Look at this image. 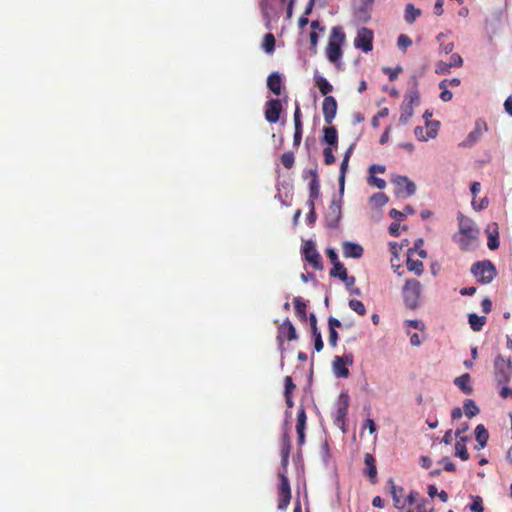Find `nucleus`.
Returning <instances> with one entry per match:
<instances>
[{"label":"nucleus","instance_id":"603ef678","mask_svg":"<svg viewBox=\"0 0 512 512\" xmlns=\"http://www.w3.org/2000/svg\"><path fill=\"white\" fill-rule=\"evenodd\" d=\"M414 134L416 138L420 141H427L429 139L428 133L424 134V128L421 126H416L414 129Z\"/></svg>","mask_w":512,"mask_h":512},{"label":"nucleus","instance_id":"69168bd1","mask_svg":"<svg viewBox=\"0 0 512 512\" xmlns=\"http://www.w3.org/2000/svg\"><path fill=\"white\" fill-rule=\"evenodd\" d=\"M326 254L328 256V258L330 259L331 263L334 265L335 263L337 262H340L339 259H338V255L336 253V251L332 248H328L326 250Z\"/></svg>","mask_w":512,"mask_h":512},{"label":"nucleus","instance_id":"f8f14e48","mask_svg":"<svg viewBox=\"0 0 512 512\" xmlns=\"http://www.w3.org/2000/svg\"><path fill=\"white\" fill-rule=\"evenodd\" d=\"M487 125L484 121L477 120L474 129L468 134L467 138L461 143L462 147H472L482 137Z\"/></svg>","mask_w":512,"mask_h":512},{"label":"nucleus","instance_id":"79ce46f5","mask_svg":"<svg viewBox=\"0 0 512 512\" xmlns=\"http://www.w3.org/2000/svg\"><path fill=\"white\" fill-rule=\"evenodd\" d=\"M472 512H484L483 500L480 496L473 498L472 504L469 506Z\"/></svg>","mask_w":512,"mask_h":512},{"label":"nucleus","instance_id":"c756f323","mask_svg":"<svg viewBox=\"0 0 512 512\" xmlns=\"http://www.w3.org/2000/svg\"><path fill=\"white\" fill-rule=\"evenodd\" d=\"M455 385L465 394L469 395L472 393L473 389L470 386V375L463 374L460 377L455 379Z\"/></svg>","mask_w":512,"mask_h":512},{"label":"nucleus","instance_id":"37998d69","mask_svg":"<svg viewBox=\"0 0 512 512\" xmlns=\"http://www.w3.org/2000/svg\"><path fill=\"white\" fill-rule=\"evenodd\" d=\"M417 511L418 512H432L433 511V505L430 500L428 499H422L417 504Z\"/></svg>","mask_w":512,"mask_h":512},{"label":"nucleus","instance_id":"680f3d73","mask_svg":"<svg viewBox=\"0 0 512 512\" xmlns=\"http://www.w3.org/2000/svg\"><path fill=\"white\" fill-rule=\"evenodd\" d=\"M323 340L321 333H317V335L314 336V347L317 352H320L323 349Z\"/></svg>","mask_w":512,"mask_h":512},{"label":"nucleus","instance_id":"2eb2a0df","mask_svg":"<svg viewBox=\"0 0 512 512\" xmlns=\"http://www.w3.org/2000/svg\"><path fill=\"white\" fill-rule=\"evenodd\" d=\"M322 111L324 120L327 124H331L337 113V102L333 96H326L322 103Z\"/></svg>","mask_w":512,"mask_h":512},{"label":"nucleus","instance_id":"49530a36","mask_svg":"<svg viewBox=\"0 0 512 512\" xmlns=\"http://www.w3.org/2000/svg\"><path fill=\"white\" fill-rule=\"evenodd\" d=\"M382 70L385 74H387L389 76L390 81H394L397 79L398 75L401 73L402 68L397 67L395 69H392L390 67H384Z\"/></svg>","mask_w":512,"mask_h":512},{"label":"nucleus","instance_id":"58836bf2","mask_svg":"<svg viewBox=\"0 0 512 512\" xmlns=\"http://www.w3.org/2000/svg\"><path fill=\"white\" fill-rule=\"evenodd\" d=\"M389 198L385 193L379 192L371 196L370 201L376 207H382L388 202Z\"/></svg>","mask_w":512,"mask_h":512},{"label":"nucleus","instance_id":"5fc2aeb1","mask_svg":"<svg viewBox=\"0 0 512 512\" xmlns=\"http://www.w3.org/2000/svg\"><path fill=\"white\" fill-rule=\"evenodd\" d=\"M438 124H439L438 122H430L427 124V128H428L427 133H428L429 139L436 137Z\"/></svg>","mask_w":512,"mask_h":512},{"label":"nucleus","instance_id":"9d476101","mask_svg":"<svg viewBox=\"0 0 512 512\" xmlns=\"http://www.w3.org/2000/svg\"><path fill=\"white\" fill-rule=\"evenodd\" d=\"M392 184L395 186V194L398 197L406 198L416 192V185L406 176H395L392 179Z\"/></svg>","mask_w":512,"mask_h":512},{"label":"nucleus","instance_id":"4be33fe9","mask_svg":"<svg viewBox=\"0 0 512 512\" xmlns=\"http://www.w3.org/2000/svg\"><path fill=\"white\" fill-rule=\"evenodd\" d=\"M353 151V145H351L348 150L346 151L344 158L340 165V174H339V187L340 191H343L344 184H345V175L348 169L349 159L351 157Z\"/></svg>","mask_w":512,"mask_h":512},{"label":"nucleus","instance_id":"aec40b11","mask_svg":"<svg viewBox=\"0 0 512 512\" xmlns=\"http://www.w3.org/2000/svg\"><path fill=\"white\" fill-rule=\"evenodd\" d=\"M364 463L366 465L364 473L368 476L370 482L375 484L377 481V468L374 456L370 453H366L364 455Z\"/></svg>","mask_w":512,"mask_h":512},{"label":"nucleus","instance_id":"6e6d98bb","mask_svg":"<svg viewBox=\"0 0 512 512\" xmlns=\"http://www.w3.org/2000/svg\"><path fill=\"white\" fill-rule=\"evenodd\" d=\"M463 64L462 57L459 54H452L449 61V66L461 67Z\"/></svg>","mask_w":512,"mask_h":512},{"label":"nucleus","instance_id":"de8ad7c7","mask_svg":"<svg viewBox=\"0 0 512 512\" xmlns=\"http://www.w3.org/2000/svg\"><path fill=\"white\" fill-rule=\"evenodd\" d=\"M285 390L284 395H292L293 391L296 389V385L294 384L291 376H286L284 379Z\"/></svg>","mask_w":512,"mask_h":512},{"label":"nucleus","instance_id":"72a5a7b5","mask_svg":"<svg viewBox=\"0 0 512 512\" xmlns=\"http://www.w3.org/2000/svg\"><path fill=\"white\" fill-rule=\"evenodd\" d=\"M329 274L331 277H337L340 280L347 279V269L344 267V265L341 262L335 263L333 265V268L330 270Z\"/></svg>","mask_w":512,"mask_h":512},{"label":"nucleus","instance_id":"b1692460","mask_svg":"<svg viewBox=\"0 0 512 512\" xmlns=\"http://www.w3.org/2000/svg\"><path fill=\"white\" fill-rule=\"evenodd\" d=\"M475 437L477 441L476 449L480 450L484 448L489 439V433L483 424H479L475 428Z\"/></svg>","mask_w":512,"mask_h":512},{"label":"nucleus","instance_id":"ea45409f","mask_svg":"<svg viewBox=\"0 0 512 512\" xmlns=\"http://www.w3.org/2000/svg\"><path fill=\"white\" fill-rule=\"evenodd\" d=\"M397 45H398L399 49L405 51L408 47H410L412 45V40L406 34H401L398 37Z\"/></svg>","mask_w":512,"mask_h":512},{"label":"nucleus","instance_id":"0eeeda50","mask_svg":"<svg viewBox=\"0 0 512 512\" xmlns=\"http://www.w3.org/2000/svg\"><path fill=\"white\" fill-rule=\"evenodd\" d=\"M374 33L367 27H361L357 31V35L354 39L355 48L362 50L364 53H368L373 49Z\"/></svg>","mask_w":512,"mask_h":512},{"label":"nucleus","instance_id":"cd10ccee","mask_svg":"<svg viewBox=\"0 0 512 512\" xmlns=\"http://www.w3.org/2000/svg\"><path fill=\"white\" fill-rule=\"evenodd\" d=\"M467 440L468 437L463 436L455 443V455L462 461H467L469 459V453L465 444Z\"/></svg>","mask_w":512,"mask_h":512},{"label":"nucleus","instance_id":"a18cd8bd","mask_svg":"<svg viewBox=\"0 0 512 512\" xmlns=\"http://www.w3.org/2000/svg\"><path fill=\"white\" fill-rule=\"evenodd\" d=\"M333 148L334 147H326L323 150L324 162L326 165H331L335 162Z\"/></svg>","mask_w":512,"mask_h":512},{"label":"nucleus","instance_id":"4c0bfd02","mask_svg":"<svg viewBox=\"0 0 512 512\" xmlns=\"http://www.w3.org/2000/svg\"><path fill=\"white\" fill-rule=\"evenodd\" d=\"M348 305L349 308L356 312L358 315L364 316L366 314V308L360 300L350 299Z\"/></svg>","mask_w":512,"mask_h":512},{"label":"nucleus","instance_id":"0e129e2a","mask_svg":"<svg viewBox=\"0 0 512 512\" xmlns=\"http://www.w3.org/2000/svg\"><path fill=\"white\" fill-rule=\"evenodd\" d=\"M405 324L414 329L424 330L425 326L418 320H406Z\"/></svg>","mask_w":512,"mask_h":512},{"label":"nucleus","instance_id":"412c9836","mask_svg":"<svg viewBox=\"0 0 512 512\" xmlns=\"http://www.w3.org/2000/svg\"><path fill=\"white\" fill-rule=\"evenodd\" d=\"M309 174L312 176V179L309 183V200L314 202L320 195V183L318 179V174L316 170H310Z\"/></svg>","mask_w":512,"mask_h":512},{"label":"nucleus","instance_id":"2f4dec72","mask_svg":"<svg viewBox=\"0 0 512 512\" xmlns=\"http://www.w3.org/2000/svg\"><path fill=\"white\" fill-rule=\"evenodd\" d=\"M315 82L321 94L325 97L329 96L328 94L332 92L333 87L328 80L321 75H316Z\"/></svg>","mask_w":512,"mask_h":512},{"label":"nucleus","instance_id":"8fccbe9b","mask_svg":"<svg viewBox=\"0 0 512 512\" xmlns=\"http://www.w3.org/2000/svg\"><path fill=\"white\" fill-rule=\"evenodd\" d=\"M452 66H449V63L444 61H439L436 65V72L438 74H446L450 71Z\"/></svg>","mask_w":512,"mask_h":512},{"label":"nucleus","instance_id":"f257e3e1","mask_svg":"<svg viewBox=\"0 0 512 512\" xmlns=\"http://www.w3.org/2000/svg\"><path fill=\"white\" fill-rule=\"evenodd\" d=\"M458 219L459 231L458 234L454 236V240L461 250L466 251L472 247L473 242L477 238L478 230L474 227L472 220L469 218L460 215Z\"/></svg>","mask_w":512,"mask_h":512},{"label":"nucleus","instance_id":"9b49d317","mask_svg":"<svg viewBox=\"0 0 512 512\" xmlns=\"http://www.w3.org/2000/svg\"><path fill=\"white\" fill-rule=\"evenodd\" d=\"M282 112V104L279 99H270L265 105V119L269 123H277Z\"/></svg>","mask_w":512,"mask_h":512},{"label":"nucleus","instance_id":"bf43d9fd","mask_svg":"<svg viewBox=\"0 0 512 512\" xmlns=\"http://www.w3.org/2000/svg\"><path fill=\"white\" fill-rule=\"evenodd\" d=\"M481 307H482V311L485 313V314H488L491 312L492 310V302L489 298H484L481 302Z\"/></svg>","mask_w":512,"mask_h":512},{"label":"nucleus","instance_id":"7ed1b4c3","mask_svg":"<svg viewBox=\"0 0 512 512\" xmlns=\"http://www.w3.org/2000/svg\"><path fill=\"white\" fill-rule=\"evenodd\" d=\"M471 274L482 285L490 284L497 276V269L490 260L477 261L470 268Z\"/></svg>","mask_w":512,"mask_h":512},{"label":"nucleus","instance_id":"13d9d810","mask_svg":"<svg viewBox=\"0 0 512 512\" xmlns=\"http://www.w3.org/2000/svg\"><path fill=\"white\" fill-rule=\"evenodd\" d=\"M441 463H443L444 469L448 472H454L456 469L455 464L449 458H443Z\"/></svg>","mask_w":512,"mask_h":512},{"label":"nucleus","instance_id":"e433bc0d","mask_svg":"<svg viewBox=\"0 0 512 512\" xmlns=\"http://www.w3.org/2000/svg\"><path fill=\"white\" fill-rule=\"evenodd\" d=\"M464 413L468 418H472L479 413V409L473 400L467 399L464 402Z\"/></svg>","mask_w":512,"mask_h":512},{"label":"nucleus","instance_id":"3c124183","mask_svg":"<svg viewBox=\"0 0 512 512\" xmlns=\"http://www.w3.org/2000/svg\"><path fill=\"white\" fill-rule=\"evenodd\" d=\"M300 105L296 102L294 111V127H302Z\"/></svg>","mask_w":512,"mask_h":512},{"label":"nucleus","instance_id":"774afa93","mask_svg":"<svg viewBox=\"0 0 512 512\" xmlns=\"http://www.w3.org/2000/svg\"><path fill=\"white\" fill-rule=\"evenodd\" d=\"M505 111L512 116V95H510L504 102Z\"/></svg>","mask_w":512,"mask_h":512},{"label":"nucleus","instance_id":"7c9ffc66","mask_svg":"<svg viewBox=\"0 0 512 512\" xmlns=\"http://www.w3.org/2000/svg\"><path fill=\"white\" fill-rule=\"evenodd\" d=\"M296 315L301 321L307 320L306 308L307 304L301 297H295L293 300Z\"/></svg>","mask_w":512,"mask_h":512},{"label":"nucleus","instance_id":"c85d7f7f","mask_svg":"<svg viewBox=\"0 0 512 512\" xmlns=\"http://www.w3.org/2000/svg\"><path fill=\"white\" fill-rule=\"evenodd\" d=\"M486 317L485 316H478L475 313L468 314V323L471 327V329L475 332H479L482 330L483 326L486 323Z\"/></svg>","mask_w":512,"mask_h":512},{"label":"nucleus","instance_id":"5701e85b","mask_svg":"<svg viewBox=\"0 0 512 512\" xmlns=\"http://www.w3.org/2000/svg\"><path fill=\"white\" fill-rule=\"evenodd\" d=\"M324 137L323 140L327 143L328 147H334L337 149L338 147V132L334 126L324 127L323 128Z\"/></svg>","mask_w":512,"mask_h":512},{"label":"nucleus","instance_id":"e2e57ef3","mask_svg":"<svg viewBox=\"0 0 512 512\" xmlns=\"http://www.w3.org/2000/svg\"><path fill=\"white\" fill-rule=\"evenodd\" d=\"M418 497H419V493L417 491H414V490L410 491V493L405 498L406 504L408 503V504L412 505V504L416 503L418 500Z\"/></svg>","mask_w":512,"mask_h":512},{"label":"nucleus","instance_id":"864d4df0","mask_svg":"<svg viewBox=\"0 0 512 512\" xmlns=\"http://www.w3.org/2000/svg\"><path fill=\"white\" fill-rule=\"evenodd\" d=\"M293 145L299 146L302 140L303 127H294Z\"/></svg>","mask_w":512,"mask_h":512},{"label":"nucleus","instance_id":"20e7f679","mask_svg":"<svg viewBox=\"0 0 512 512\" xmlns=\"http://www.w3.org/2000/svg\"><path fill=\"white\" fill-rule=\"evenodd\" d=\"M421 283L416 279H407L402 289L403 299L406 307L416 309L421 297Z\"/></svg>","mask_w":512,"mask_h":512},{"label":"nucleus","instance_id":"bb28decb","mask_svg":"<svg viewBox=\"0 0 512 512\" xmlns=\"http://www.w3.org/2000/svg\"><path fill=\"white\" fill-rule=\"evenodd\" d=\"M487 234H488V243H487L488 248L490 250H496L499 247L500 243H499L498 231H497L495 223L488 226Z\"/></svg>","mask_w":512,"mask_h":512},{"label":"nucleus","instance_id":"dca6fc26","mask_svg":"<svg viewBox=\"0 0 512 512\" xmlns=\"http://www.w3.org/2000/svg\"><path fill=\"white\" fill-rule=\"evenodd\" d=\"M326 223L329 228H337L341 219V205L340 203L333 201L328 208L326 214Z\"/></svg>","mask_w":512,"mask_h":512},{"label":"nucleus","instance_id":"052dcab7","mask_svg":"<svg viewBox=\"0 0 512 512\" xmlns=\"http://www.w3.org/2000/svg\"><path fill=\"white\" fill-rule=\"evenodd\" d=\"M328 342H329V344H330L332 347H336V346H337V342H338V333H337V331H336V330H329Z\"/></svg>","mask_w":512,"mask_h":512},{"label":"nucleus","instance_id":"f704fd0d","mask_svg":"<svg viewBox=\"0 0 512 512\" xmlns=\"http://www.w3.org/2000/svg\"><path fill=\"white\" fill-rule=\"evenodd\" d=\"M421 15V10L414 7L412 4H407L405 8V20L408 23H413L417 17Z\"/></svg>","mask_w":512,"mask_h":512},{"label":"nucleus","instance_id":"c9c22d12","mask_svg":"<svg viewBox=\"0 0 512 512\" xmlns=\"http://www.w3.org/2000/svg\"><path fill=\"white\" fill-rule=\"evenodd\" d=\"M262 47L267 53H273L275 50V37L272 33H267L264 36Z\"/></svg>","mask_w":512,"mask_h":512},{"label":"nucleus","instance_id":"4468645a","mask_svg":"<svg viewBox=\"0 0 512 512\" xmlns=\"http://www.w3.org/2000/svg\"><path fill=\"white\" fill-rule=\"evenodd\" d=\"M350 404V398L347 393H341L337 402V411L335 416L336 424H345L348 408Z\"/></svg>","mask_w":512,"mask_h":512},{"label":"nucleus","instance_id":"338daca9","mask_svg":"<svg viewBox=\"0 0 512 512\" xmlns=\"http://www.w3.org/2000/svg\"><path fill=\"white\" fill-rule=\"evenodd\" d=\"M328 325L329 330H336V328H340L342 326V323L334 317H329Z\"/></svg>","mask_w":512,"mask_h":512},{"label":"nucleus","instance_id":"f03ea898","mask_svg":"<svg viewBox=\"0 0 512 512\" xmlns=\"http://www.w3.org/2000/svg\"><path fill=\"white\" fill-rule=\"evenodd\" d=\"M346 35L340 26L331 29L329 41L326 47V56L331 63H337L342 55V45L345 43Z\"/></svg>","mask_w":512,"mask_h":512},{"label":"nucleus","instance_id":"ddd939ff","mask_svg":"<svg viewBox=\"0 0 512 512\" xmlns=\"http://www.w3.org/2000/svg\"><path fill=\"white\" fill-rule=\"evenodd\" d=\"M353 358L351 355L335 356L333 359V370L337 377L347 378L349 376V370L346 365L352 364Z\"/></svg>","mask_w":512,"mask_h":512},{"label":"nucleus","instance_id":"f3484780","mask_svg":"<svg viewBox=\"0 0 512 512\" xmlns=\"http://www.w3.org/2000/svg\"><path fill=\"white\" fill-rule=\"evenodd\" d=\"M284 338L289 341L295 340L297 338L296 329L288 318H286L278 328L277 339L279 340L280 344H282Z\"/></svg>","mask_w":512,"mask_h":512},{"label":"nucleus","instance_id":"1a4fd4ad","mask_svg":"<svg viewBox=\"0 0 512 512\" xmlns=\"http://www.w3.org/2000/svg\"><path fill=\"white\" fill-rule=\"evenodd\" d=\"M280 484L278 488L279 499L277 508L279 510H286L291 500V488L287 476L284 473H279Z\"/></svg>","mask_w":512,"mask_h":512},{"label":"nucleus","instance_id":"c03bdc74","mask_svg":"<svg viewBox=\"0 0 512 512\" xmlns=\"http://www.w3.org/2000/svg\"><path fill=\"white\" fill-rule=\"evenodd\" d=\"M368 183L372 186L377 187L378 189H384L386 187V181L382 178H378L371 174L368 178Z\"/></svg>","mask_w":512,"mask_h":512},{"label":"nucleus","instance_id":"4d7b16f0","mask_svg":"<svg viewBox=\"0 0 512 512\" xmlns=\"http://www.w3.org/2000/svg\"><path fill=\"white\" fill-rule=\"evenodd\" d=\"M389 215L391 218L397 220V221H403L405 218V213L401 212L395 208L391 209L389 212Z\"/></svg>","mask_w":512,"mask_h":512},{"label":"nucleus","instance_id":"6e6552de","mask_svg":"<svg viewBox=\"0 0 512 512\" xmlns=\"http://www.w3.org/2000/svg\"><path fill=\"white\" fill-rule=\"evenodd\" d=\"M302 255L304 259L316 270L323 269V263L321 259V255L316 249L315 243L311 240L306 241L303 249Z\"/></svg>","mask_w":512,"mask_h":512},{"label":"nucleus","instance_id":"393cba45","mask_svg":"<svg viewBox=\"0 0 512 512\" xmlns=\"http://www.w3.org/2000/svg\"><path fill=\"white\" fill-rule=\"evenodd\" d=\"M413 253V249L408 250V258L406 262L407 269L411 272H414L417 276L422 275L424 272V265L423 262L420 260H414L411 258V255Z\"/></svg>","mask_w":512,"mask_h":512},{"label":"nucleus","instance_id":"a211bd4d","mask_svg":"<svg viewBox=\"0 0 512 512\" xmlns=\"http://www.w3.org/2000/svg\"><path fill=\"white\" fill-rule=\"evenodd\" d=\"M343 256L345 258H361L363 255V247L360 244L345 241L342 244Z\"/></svg>","mask_w":512,"mask_h":512},{"label":"nucleus","instance_id":"6ab92c4d","mask_svg":"<svg viewBox=\"0 0 512 512\" xmlns=\"http://www.w3.org/2000/svg\"><path fill=\"white\" fill-rule=\"evenodd\" d=\"M389 484L391 487V495L394 502V506L397 509L405 508L406 500L404 497V489L402 487H397L392 479L389 480Z\"/></svg>","mask_w":512,"mask_h":512},{"label":"nucleus","instance_id":"423d86ee","mask_svg":"<svg viewBox=\"0 0 512 512\" xmlns=\"http://www.w3.org/2000/svg\"><path fill=\"white\" fill-rule=\"evenodd\" d=\"M419 104V94L417 91H411L404 97V101L401 105V114L399 122L401 124H407L410 118L413 116L414 106Z\"/></svg>","mask_w":512,"mask_h":512},{"label":"nucleus","instance_id":"a19ab883","mask_svg":"<svg viewBox=\"0 0 512 512\" xmlns=\"http://www.w3.org/2000/svg\"><path fill=\"white\" fill-rule=\"evenodd\" d=\"M281 163L285 168L291 169L294 165V154L292 152L282 154Z\"/></svg>","mask_w":512,"mask_h":512},{"label":"nucleus","instance_id":"09e8293b","mask_svg":"<svg viewBox=\"0 0 512 512\" xmlns=\"http://www.w3.org/2000/svg\"><path fill=\"white\" fill-rule=\"evenodd\" d=\"M307 204H308V207L310 209L309 213L307 214V221H308L309 224H314L315 221H316V213H315L314 202L308 201Z\"/></svg>","mask_w":512,"mask_h":512},{"label":"nucleus","instance_id":"473e14b6","mask_svg":"<svg viewBox=\"0 0 512 512\" xmlns=\"http://www.w3.org/2000/svg\"><path fill=\"white\" fill-rule=\"evenodd\" d=\"M291 450V440L287 433H284L282 437V465L286 466L288 463V458Z\"/></svg>","mask_w":512,"mask_h":512},{"label":"nucleus","instance_id":"39448f33","mask_svg":"<svg viewBox=\"0 0 512 512\" xmlns=\"http://www.w3.org/2000/svg\"><path fill=\"white\" fill-rule=\"evenodd\" d=\"M495 380L499 384H506L510 381L512 375V363L510 358H504L498 355L494 361Z\"/></svg>","mask_w":512,"mask_h":512},{"label":"nucleus","instance_id":"a878e982","mask_svg":"<svg viewBox=\"0 0 512 512\" xmlns=\"http://www.w3.org/2000/svg\"><path fill=\"white\" fill-rule=\"evenodd\" d=\"M268 88L277 96L281 94L282 79L278 73H271L267 78Z\"/></svg>","mask_w":512,"mask_h":512}]
</instances>
